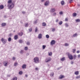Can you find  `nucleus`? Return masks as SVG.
Instances as JSON below:
<instances>
[{"mask_svg": "<svg viewBox=\"0 0 80 80\" xmlns=\"http://www.w3.org/2000/svg\"><path fill=\"white\" fill-rule=\"evenodd\" d=\"M34 62L35 63H39V58L38 57H36L33 59Z\"/></svg>", "mask_w": 80, "mask_h": 80, "instance_id": "obj_1", "label": "nucleus"}, {"mask_svg": "<svg viewBox=\"0 0 80 80\" xmlns=\"http://www.w3.org/2000/svg\"><path fill=\"white\" fill-rule=\"evenodd\" d=\"M8 9L10 10L13 8L14 7V4L13 3H9L8 5Z\"/></svg>", "mask_w": 80, "mask_h": 80, "instance_id": "obj_2", "label": "nucleus"}, {"mask_svg": "<svg viewBox=\"0 0 80 80\" xmlns=\"http://www.w3.org/2000/svg\"><path fill=\"white\" fill-rule=\"evenodd\" d=\"M52 60V59L51 58L48 57L45 60V62L46 63H48V62H50Z\"/></svg>", "mask_w": 80, "mask_h": 80, "instance_id": "obj_3", "label": "nucleus"}, {"mask_svg": "<svg viewBox=\"0 0 80 80\" xmlns=\"http://www.w3.org/2000/svg\"><path fill=\"white\" fill-rule=\"evenodd\" d=\"M68 57L70 60H73V56H72V55L70 53H68Z\"/></svg>", "mask_w": 80, "mask_h": 80, "instance_id": "obj_4", "label": "nucleus"}, {"mask_svg": "<svg viewBox=\"0 0 80 80\" xmlns=\"http://www.w3.org/2000/svg\"><path fill=\"white\" fill-rule=\"evenodd\" d=\"M1 41L2 42V43H4V44H5V43H7V39H4L3 38H2L1 39Z\"/></svg>", "mask_w": 80, "mask_h": 80, "instance_id": "obj_5", "label": "nucleus"}, {"mask_svg": "<svg viewBox=\"0 0 80 80\" xmlns=\"http://www.w3.org/2000/svg\"><path fill=\"white\" fill-rule=\"evenodd\" d=\"M56 42L55 41L52 40L50 44L51 45H53L55 44Z\"/></svg>", "mask_w": 80, "mask_h": 80, "instance_id": "obj_6", "label": "nucleus"}, {"mask_svg": "<svg viewBox=\"0 0 80 80\" xmlns=\"http://www.w3.org/2000/svg\"><path fill=\"white\" fill-rule=\"evenodd\" d=\"M49 1H46L44 4V5H45V6H47L48 5H49Z\"/></svg>", "mask_w": 80, "mask_h": 80, "instance_id": "obj_7", "label": "nucleus"}, {"mask_svg": "<svg viewBox=\"0 0 80 80\" xmlns=\"http://www.w3.org/2000/svg\"><path fill=\"white\" fill-rule=\"evenodd\" d=\"M3 63L5 67H7L8 65V62L7 61H4Z\"/></svg>", "mask_w": 80, "mask_h": 80, "instance_id": "obj_8", "label": "nucleus"}, {"mask_svg": "<svg viewBox=\"0 0 80 80\" xmlns=\"http://www.w3.org/2000/svg\"><path fill=\"white\" fill-rule=\"evenodd\" d=\"M42 38V34L40 33L38 34V38H39V39H41Z\"/></svg>", "mask_w": 80, "mask_h": 80, "instance_id": "obj_9", "label": "nucleus"}, {"mask_svg": "<svg viewBox=\"0 0 80 80\" xmlns=\"http://www.w3.org/2000/svg\"><path fill=\"white\" fill-rule=\"evenodd\" d=\"M4 8V6L3 5H0V9H2Z\"/></svg>", "mask_w": 80, "mask_h": 80, "instance_id": "obj_10", "label": "nucleus"}, {"mask_svg": "<svg viewBox=\"0 0 80 80\" xmlns=\"http://www.w3.org/2000/svg\"><path fill=\"white\" fill-rule=\"evenodd\" d=\"M23 41L22 39H20L19 40V43H23Z\"/></svg>", "mask_w": 80, "mask_h": 80, "instance_id": "obj_11", "label": "nucleus"}, {"mask_svg": "<svg viewBox=\"0 0 80 80\" xmlns=\"http://www.w3.org/2000/svg\"><path fill=\"white\" fill-rule=\"evenodd\" d=\"M18 37L17 35H16L14 37V40H17L18 39Z\"/></svg>", "mask_w": 80, "mask_h": 80, "instance_id": "obj_12", "label": "nucleus"}, {"mask_svg": "<svg viewBox=\"0 0 80 80\" xmlns=\"http://www.w3.org/2000/svg\"><path fill=\"white\" fill-rule=\"evenodd\" d=\"M55 11V8H52L51 10V12H54Z\"/></svg>", "mask_w": 80, "mask_h": 80, "instance_id": "obj_13", "label": "nucleus"}, {"mask_svg": "<svg viewBox=\"0 0 80 80\" xmlns=\"http://www.w3.org/2000/svg\"><path fill=\"white\" fill-rule=\"evenodd\" d=\"M19 53L20 54H23V53H24V50H21L20 51Z\"/></svg>", "mask_w": 80, "mask_h": 80, "instance_id": "obj_14", "label": "nucleus"}, {"mask_svg": "<svg viewBox=\"0 0 80 80\" xmlns=\"http://www.w3.org/2000/svg\"><path fill=\"white\" fill-rule=\"evenodd\" d=\"M77 36H78V34H77V33H76L73 35L72 36V37H77Z\"/></svg>", "mask_w": 80, "mask_h": 80, "instance_id": "obj_15", "label": "nucleus"}, {"mask_svg": "<svg viewBox=\"0 0 80 80\" xmlns=\"http://www.w3.org/2000/svg\"><path fill=\"white\" fill-rule=\"evenodd\" d=\"M42 25L43 27H45V26L47 25V24H46V23H45V22H44L42 23Z\"/></svg>", "mask_w": 80, "mask_h": 80, "instance_id": "obj_16", "label": "nucleus"}, {"mask_svg": "<svg viewBox=\"0 0 80 80\" xmlns=\"http://www.w3.org/2000/svg\"><path fill=\"white\" fill-rule=\"evenodd\" d=\"M61 4L62 5H63L64 4H65V2H64V1H62L61 2Z\"/></svg>", "mask_w": 80, "mask_h": 80, "instance_id": "obj_17", "label": "nucleus"}, {"mask_svg": "<svg viewBox=\"0 0 80 80\" xmlns=\"http://www.w3.org/2000/svg\"><path fill=\"white\" fill-rule=\"evenodd\" d=\"M26 67H27V65L26 64L23 65L22 66V68H23V69H24V68H26Z\"/></svg>", "mask_w": 80, "mask_h": 80, "instance_id": "obj_18", "label": "nucleus"}, {"mask_svg": "<svg viewBox=\"0 0 80 80\" xmlns=\"http://www.w3.org/2000/svg\"><path fill=\"white\" fill-rule=\"evenodd\" d=\"M74 74L75 75H78L79 74V72L78 71H76L75 72Z\"/></svg>", "mask_w": 80, "mask_h": 80, "instance_id": "obj_19", "label": "nucleus"}, {"mask_svg": "<svg viewBox=\"0 0 80 80\" xmlns=\"http://www.w3.org/2000/svg\"><path fill=\"white\" fill-rule=\"evenodd\" d=\"M64 25L65 27H68L69 25H68V23H65L64 24Z\"/></svg>", "mask_w": 80, "mask_h": 80, "instance_id": "obj_20", "label": "nucleus"}, {"mask_svg": "<svg viewBox=\"0 0 80 80\" xmlns=\"http://www.w3.org/2000/svg\"><path fill=\"white\" fill-rule=\"evenodd\" d=\"M65 57H63L61 59V60L62 62H63V61L65 60Z\"/></svg>", "mask_w": 80, "mask_h": 80, "instance_id": "obj_21", "label": "nucleus"}, {"mask_svg": "<svg viewBox=\"0 0 80 80\" xmlns=\"http://www.w3.org/2000/svg\"><path fill=\"white\" fill-rule=\"evenodd\" d=\"M23 34V32H21L18 33V35H20V36H22Z\"/></svg>", "mask_w": 80, "mask_h": 80, "instance_id": "obj_22", "label": "nucleus"}, {"mask_svg": "<svg viewBox=\"0 0 80 80\" xmlns=\"http://www.w3.org/2000/svg\"><path fill=\"white\" fill-rule=\"evenodd\" d=\"M1 25L2 27H5L6 25V23H3Z\"/></svg>", "mask_w": 80, "mask_h": 80, "instance_id": "obj_23", "label": "nucleus"}, {"mask_svg": "<svg viewBox=\"0 0 80 80\" xmlns=\"http://www.w3.org/2000/svg\"><path fill=\"white\" fill-rule=\"evenodd\" d=\"M54 75V73H53V72H52L50 74V76H51V77H53Z\"/></svg>", "mask_w": 80, "mask_h": 80, "instance_id": "obj_24", "label": "nucleus"}, {"mask_svg": "<svg viewBox=\"0 0 80 80\" xmlns=\"http://www.w3.org/2000/svg\"><path fill=\"white\" fill-rule=\"evenodd\" d=\"M76 22L77 23H78V22H80V19H77L75 20Z\"/></svg>", "mask_w": 80, "mask_h": 80, "instance_id": "obj_25", "label": "nucleus"}, {"mask_svg": "<svg viewBox=\"0 0 80 80\" xmlns=\"http://www.w3.org/2000/svg\"><path fill=\"white\" fill-rule=\"evenodd\" d=\"M48 55L49 56H51L52 55V52H48Z\"/></svg>", "mask_w": 80, "mask_h": 80, "instance_id": "obj_26", "label": "nucleus"}, {"mask_svg": "<svg viewBox=\"0 0 80 80\" xmlns=\"http://www.w3.org/2000/svg\"><path fill=\"white\" fill-rule=\"evenodd\" d=\"M8 4H10V3H12V0H9L8 1Z\"/></svg>", "mask_w": 80, "mask_h": 80, "instance_id": "obj_27", "label": "nucleus"}, {"mask_svg": "<svg viewBox=\"0 0 80 80\" xmlns=\"http://www.w3.org/2000/svg\"><path fill=\"white\" fill-rule=\"evenodd\" d=\"M52 15L53 16H56L57 13L56 12H54L52 13Z\"/></svg>", "mask_w": 80, "mask_h": 80, "instance_id": "obj_28", "label": "nucleus"}, {"mask_svg": "<svg viewBox=\"0 0 80 80\" xmlns=\"http://www.w3.org/2000/svg\"><path fill=\"white\" fill-rule=\"evenodd\" d=\"M62 23H63V22L61 21L59 22V25H62Z\"/></svg>", "mask_w": 80, "mask_h": 80, "instance_id": "obj_29", "label": "nucleus"}, {"mask_svg": "<svg viewBox=\"0 0 80 80\" xmlns=\"http://www.w3.org/2000/svg\"><path fill=\"white\" fill-rule=\"evenodd\" d=\"M28 48L27 47H25L24 48V50L26 51H27V50H28Z\"/></svg>", "mask_w": 80, "mask_h": 80, "instance_id": "obj_30", "label": "nucleus"}, {"mask_svg": "<svg viewBox=\"0 0 80 80\" xmlns=\"http://www.w3.org/2000/svg\"><path fill=\"white\" fill-rule=\"evenodd\" d=\"M28 23H27L25 24V27H28Z\"/></svg>", "mask_w": 80, "mask_h": 80, "instance_id": "obj_31", "label": "nucleus"}, {"mask_svg": "<svg viewBox=\"0 0 80 80\" xmlns=\"http://www.w3.org/2000/svg\"><path fill=\"white\" fill-rule=\"evenodd\" d=\"M11 41H12V38L10 37L9 38H8V41L9 42H11Z\"/></svg>", "mask_w": 80, "mask_h": 80, "instance_id": "obj_32", "label": "nucleus"}, {"mask_svg": "<svg viewBox=\"0 0 80 80\" xmlns=\"http://www.w3.org/2000/svg\"><path fill=\"white\" fill-rule=\"evenodd\" d=\"M23 74V72H22V71H20L19 72V75H22V74Z\"/></svg>", "mask_w": 80, "mask_h": 80, "instance_id": "obj_33", "label": "nucleus"}, {"mask_svg": "<svg viewBox=\"0 0 80 80\" xmlns=\"http://www.w3.org/2000/svg\"><path fill=\"white\" fill-rule=\"evenodd\" d=\"M63 77H64V76H61L59 77V79H62V78H63Z\"/></svg>", "mask_w": 80, "mask_h": 80, "instance_id": "obj_34", "label": "nucleus"}, {"mask_svg": "<svg viewBox=\"0 0 80 80\" xmlns=\"http://www.w3.org/2000/svg\"><path fill=\"white\" fill-rule=\"evenodd\" d=\"M73 17H76L77 16V13H73L72 14Z\"/></svg>", "mask_w": 80, "mask_h": 80, "instance_id": "obj_35", "label": "nucleus"}, {"mask_svg": "<svg viewBox=\"0 0 80 80\" xmlns=\"http://www.w3.org/2000/svg\"><path fill=\"white\" fill-rule=\"evenodd\" d=\"M64 46L68 47V46H69V44L68 43H65V44Z\"/></svg>", "mask_w": 80, "mask_h": 80, "instance_id": "obj_36", "label": "nucleus"}, {"mask_svg": "<svg viewBox=\"0 0 80 80\" xmlns=\"http://www.w3.org/2000/svg\"><path fill=\"white\" fill-rule=\"evenodd\" d=\"M73 58H74V60H75V59H76V58H77V55H74L73 56Z\"/></svg>", "mask_w": 80, "mask_h": 80, "instance_id": "obj_37", "label": "nucleus"}, {"mask_svg": "<svg viewBox=\"0 0 80 80\" xmlns=\"http://www.w3.org/2000/svg\"><path fill=\"white\" fill-rule=\"evenodd\" d=\"M80 78V75H79L78 76H77L76 77V78L77 79H78V78Z\"/></svg>", "mask_w": 80, "mask_h": 80, "instance_id": "obj_38", "label": "nucleus"}, {"mask_svg": "<svg viewBox=\"0 0 80 80\" xmlns=\"http://www.w3.org/2000/svg\"><path fill=\"white\" fill-rule=\"evenodd\" d=\"M11 80H17V77H15L14 78H13Z\"/></svg>", "mask_w": 80, "mask_h": 80, "instance_id": "obj_39", "label": "nucleus"}, {"mask_svg": "<svg viewBox=\"0 0 80 80\" xmlns=\"http://www.w3.org/2000/svg\"><path fill=\"white\" fill-rule=\"evenodd\" d=\"M46 47V46L44 45H42V49H45Z\"/></svg>", "mask_w": 80, "mask_h": 80, "instance_id": "obj_40", "label": "nucleus"}, {"mask_svg": "<svg viewBox=\"0 0 80 80\" xmlns=\"http://www.w3.org/2000/svg\"><path fill=\"white\" fill-rule=\"evenodd\" d=\"M46 37L47 38H49V35L47 34L46 35Z\"/></svg>", "mask_w": 80, "mask_h": 80, "instance_id": "obj_41", "label": "nucleus"}, {"mask_svg": "<svg viewBox=\"0 0 80 80\" xmlns=\"http://www.w3.org/2000/svg\"><path fill=\"white\" fill-rule=\"evenodd\" d=\"M76 50V49H72V52L73 53H75V51Z\"/></svg>", "mask_w": 80, "mask_h": 80, "instance_id": "obj_42", "label": "nucleus"}, {"mask_svg": "<svg viewBox=\"0 0 80 80\" xmlns=\"http://www.w3.org/2000/svg\"><path fill=\"white\" fill-rule=\"evenodd\" d=\"M37 30H38V28H37V27H36L35 29V32H37Z\"/></svg>", "mask_w": 80, "mask_h": 80, "instance_id": "obj_43", "label": "nucleus"}, {"mask_svg": "<svg viewBox=\"0 0 80 80\" xmlns=\"http://www.w3.org/2000/svg\"><path fill=\"white\" fill-rule=\"evenodd\" d=\"M17 65H18V63L17 62H15L14 64V66H15V67H16Z\"/></svg>", "mask_w": 80, "mask_h": 80, "instance_id": "obj_44", "label": "nucleus"}, {"mask_svg": "<svg viewBox=\"0 0 80 80\" xmlns=\"http://www.w3.org/2000/svg\"><path fill=\"white\" fill-rule=\"evenodd\" d=\"M55 28H53L52 29V32H55Z\"/></svg>", "mask_w": 80, "mask_h": 80, "instance_id": "obj_45", "label": "nucleus"}, {"mask_svg": "<svg viewBox=\"0 0 80 80\" xmlns=\"http://www.w3.org/2000/svg\"><path fill=\"white\" fill-rule=\"evenodd\" d=\"M37 23V20H36L34 21L33 22L34 24H36Z\"/></svg>", "mask_w": 80, "mask_h": 80, "instance_id": "obj_46", "label": "nucleus"}, {"mask_svg": "<svg viewBox=\"0 0 80 80\" xmlns=\"http://www.w3.org/2000/svg\"><path fill=\"white\" fill-rule=\"evenodd\" d=\"M13 35V34L12 33H10L9 34V37H12Z\"/></svg>", "mask_w": 80, "mask_h": 80, "instance_id": "obj_47", "label": "nucleus"}, {"mask_svg": "<svg viewBox=\"0 0 80 80\" xmlns=\"http://www.w3.org/2000/svg\"><path fill=\"white\" fill-rule=\"evenodd\" d=\"M29 32H32V28H30L29 29Z\"/></svg>", "mask_w": 80, "mask_h": 80, "instance_id": "obj_48", "label": "nucleus"}, {"mask_svg": "<svg viewBox=\"0 0 80 80\" xmlns=\"http://www.w3.org/2000/svg\"><path fill=\"white\" fill-rule=\"evenodd\" d=\"M35 70L38 71V70L39 69H38V68H35Z\"/></svg>", "mask_w": 80, "mask_h": 80, "instance_id": "obj_49", "label": "nucleus"}, {"mask_svg": "<svg viewBox=\"0 0 80 80\" xmlns=\"http://www.w3.org/2000/svg\"><path fill=\"white\" fill-rule=\"evenodd\" d=\"M27 44L28 45H30V42H28L27 43Z\"/></svg>", "mask_w": 80, "mask_h": 80, "instance_id": "obj_50", "label": "nucleus"}, {"mask_svg": "<svg viewBox=\"0 0 80 80\" xmlns=\"http://www.w3.org/2000/svg\"><path fill=\"white\" fill-rule=\"evenodd\" d=\"M59 14L60 15H62V14H63V12H59Z\"/></svg>", "mask_w": 80, "mask_h": 80, "instance_id": "obj_51", "label": "nucleus"}, {"mask_svg": "<svg viewBox=\"0 0 80 80\" xmlns=\"http://www.w3.org/2000/svg\"><path fill=\"white\" fill-rule=\"evenodd\" d=\"M78 58H80V54H79L78 56Z\"/></svg>", "mask_w": 80, "mask_h": 80, "instance_id": "obj_52", "label": "nucleus"}, {"mask_svg": "<svg viewBox=\"0 0 80 80\" xmlns=\"http://www.w3.org/2000/svg\"><path fill=\"white\" fill-rule=\"evenodd\" d=\"M29 54L28 53H27L26 55V56H28V55H29Z\"/></svg>", "mask_w": 80, "mask_h": 80, "instance_id": "obj_53", "label": "nucleus"}, {"mask_svg": "<svg viewBox=\"0 0 80 80\" xmlns=\"http://www.w3.org/2000/svg\"><path fill=\"white\" fill-rule=\"evenodd\" d=\"M15 60V57H13L12 58V60Z\"/></svg>", "mask_w": 80, "mask_h": 80, "instance_id": "obj_54", "label": "nucleus"}, {"mask_svg": "<svg viewBox=\"0 0 80 80\" xmlns=\"http://www.w3.org/2000/svg\"><path fill=\"white\" fill-rule=\"evenodd\" d=\"M65 21L66 22H67V21H68V18H66L65 19Z\"/></svg>", "mask_w": 80, "mask_h": 80, "instance_id": "obj_55", "label": "nucleus"}, {"mask_svg": "<svg viewBox=\"0 0 80 80\" xmlns=\"http://www.w3.org/2000/svg\"><path fill=\"white\" fill-rule=\"evenodd\" d=\"M73 1V0H70L69 1V3H72V2Z\"/></svg>", "mask_w": 80, "mask_h": 80, "instance_id": "obj_56", "label": "nucleus"}, {"mask_svg": "<svg viewBox=\"0 0 80 80\" xmlns=\"http://www.w3.org/2000/svg\"><path fill=\"white\" fill-rule=\"evenodd\" d=\"M59 21L58 19H57L56 20V22H58Z\"/></svg>", "mask_w": 80, "mask_h": 80, "instance_id": "obj_57", "label": "nucleus"}, {"mask_svg": "<svg viewBox=\"0 0 80 80\" xmlns=\"http://www.w3.org/2000/svg\"><path fill=\"white\" fill-rule=\"evenodd\" d=\"M77 53H80V51H77Z\"/></svg>", "mask_w": 80, "mask_h": 80, "instance_id": "obj_58", "label": "nucleus"}, {"mask_svg": "<svg viewBox=\"0 0 80 80\" xmlns=\"http://www.w3.org/2000/svg\"><path fill=\"white\" fill-rule=\"evenodd\" d=\"M62 68V67H59L58 68V70H60Z\"/></svg>", "mask_w": 80, "mask_h": 80, "instance_id": "obj_59", "label": "nucleus"}, {"mask_svg": "<svg viewBox=\"0 0 80 80\" xmlns=\"http://www.w3.org/2000/svg\"><path fill=\"white\" fill-rule=\"evenodd\" d=\"M8 77H10V75H7Z\"/></svg>", "mask_w": 80, "mask_h": 80, "instance_id": "obj_60", "label": "nucleus"}, {"mask_svg": "<svg viewBox=\"0 0 80 80\" xmlns=\"http://www.w3.org/2000/svg\"><path fill=\"white\" fill-rule=\"evenodd\" d=\"M71 64H72V65H73V62H72L71 63Z\"/></svg>", "mask_w": 80, "mask_h": 80, "instance_id": "obj_61", "label": "nucleus"}, {"mask_svg": "<svg viewBox=\"0 0 80 80\" xmlns=\"http://www.w3.org/2000/svg\"><path fill=\"white\" fill-rule=\"evenodd\" d=\"M22 13L24 14V13H25V12L23 11L22 12Z\"/></svg>", "mask_w": 80, "mask_h": 80, "instance_id": "obj_62", "label": "nucleus"}, {"mask_svg": "<svg viewBox=\"0 0 80 80\" xmlns=\"http://www.w3.org/2000/svg\"><path fill=\"white\" fill-rule=\"evenodd\" d=\"M44 1H45V0H42L41 1L42 2H44Z\"/></svg>", "mask_w": 80, "mask_h": 80, "instance_id": "obj_63", "label": "nucleus"}, {"mask_svg": "<svg viewBox=\"0 0 80 80\" xmlns=\"http://www.w3.org/2000/svg\"><path fill=\"white\" fill-rule=\"evenodd\" d=\"M25 77H28V75H27L26 74L25 75Z\"/></svg>", "mask_w": 80, "mask_h": 80, "instance_id": "obj_64", "label": "nucleus"}]
</instances>
